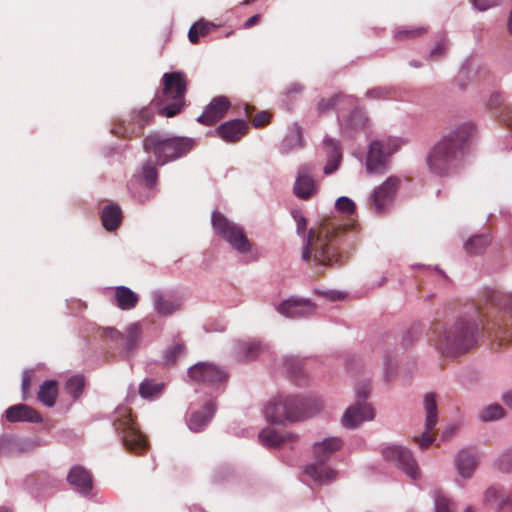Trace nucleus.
<instances>
[{
	"label": "nucleus",
	"instance_id": "obj_1",
	"mask_svg": "<svg viewBox=\"0 0 512 512\" xmlns=\"http://www.w3.org/2000/svg\"><path fill=\"white\" fill-rule=\"evenodd\" d=\"M291 215L297 223V234L304 237L302 259L308 261L314 252V261L318 264L331 266L339 261L337 252L338 238L344 231V224L336 217L324 219L317 231L307 229V219L298 209H293Z\"/></svg>",
	"mask_w": 512,
	"mask_h": 512
},
{
	"label": "nucleus",
	"instance_id": "obj_2",
	"mask_svg": "<svg viewBox=\"0 0 512 512\" xmlns=\"http://www.w3.org/2000/svg\"><path fill=\"white\" fill-rule=\"evenodd\" d=\"M473 133L474 126L471 123H465L444 136L428 156L430 170L438 175L447 174L463 155L465 144Z\"/></svg>",
	"mask_w": 512,
	"mask_h": 512
},
{
	"label": "nucleus",
	"instance_id": "obj_3",
	"mask_svg": "<svg viewBox=\"0 0 512 512\" xmlns=\"http://www.w3.org/2000/svg\"><path fill=\"white\" fill-rule=\"evenodd\" d=\"M323 407L314 396H278L268 402L264 414L269 423L296 422L317 414Z\"/></svg>",
	"mask_w": 512,
	"mask_h": 512
},
{
	"label": "nucleus",
	"instance_id": "obj_4",
	"mask_svg": "<svg viewBox=\"0 0 512 512\" xmlns=\"http://www.w3.org/2000/svg\"><path fill=\"white\" fill-rule=\"evenodd\" d=\"M478 326L473 319L458 318L441 330L434 328L438 334L436 347L440 353L457 357L466 353L476 342Z\"/></svg>",
	"mask_w": 512,
	"mask_h": 512
},
{
	"label": "nucleus",
	"instance_id": "obj_5",
	"mask_svg": "<svg viewBox=\"0 0 512 512\" xmlns=\"http://www.w3.org/2000/svg\"><path fill=\"white\" fill-rule=\"evenodd\" d=\"M162 90L152 100L161 116L168 118L178 115L185 106L188 78L182 71L165 73L162 77Z\"/></svg>",
	"mask_w": 512,
	"mask_h": 512
},
{
	"label": "nucleus",
	"instance_id": "obj_6",
	"mask_svg": "<svg viewBox=\"0 0 512 512\" xmlns=\"http://www.w3.org/2000/svg\"><path fill=\"white\" fill-rule=\"evenodd\" d=\"M194 146L190 138L166 136L159 132H153L143 140V147L147 153H152L160 165L173 161L186 155Z\"/></svg>",
	"mask_w": 512,
	"mask_h": 512
},
{
	"label": "nucleus",
	"instance_id": "obj_7",
	"mask_svg": "<svg viewBox=\"0 0 512 512\" xmlns=\"http://www.w3.org/2000/svg\"><path fill=\"white\" fill-rule=\"evenodd\" d=\"M113 427L126 450L139 454L148 449L149 444L128 409L116 411Z\"/></svg>",
	"mask_w": 512,
	"mask_h": 512
},
{
	"label": "nucleus",
	"instance_id": "obj_8",
	"mask_svg": "<svg viewBox=\"0 0 512 512\" xmlns=\"http://www.w3.org/2000/svg\"><path fill=\"white\" fill-rule=\"evenodd\" d=\"M212 227L215 233L225 240L232 249L240 254L250 253L252 243L245 234L244 228L218 211H214L211 217Z\"/></svg>",
	"mask_w": 512,
	"mask_h": 512
},
{
	"label": "nucleus",
	"instance_id": "obj_9",
	"mask_svg": "<svg viewBox=\"0 0 512 512\" xmlns=\"http://www.w3.org/2000/svg\"><path fill=\"white\" fill-rule=\"evenodd\" d=\"M370 393L371 385L369 381H362L355 386L356 401L347 408L342 417V425L344 427L354 429L362 422L374 419V409L366 401Z\"/></svg>",
	"mask_w": 512,
	"mask_h": 512
},
{
	"label": "nucleus",
	"instance_id": "obj_10",
	"mask_svg": "<svg viewBox=\"0 0 512 512\" xmlns=\"http://www.w3.org/2000/svg\"><path fill=\"white\" fill-rule=\"evenodd\" d=\"M154 110H157V108L152 105V102L149 106L133 110L130 115V121H115L111 132L118 137L128 139L142 136L145 127L154 120Z\"/></svg>",
	"mask_w": 512,
	"mask_h": 512
},
{
	"label": "nucleus",
	"instance_id": "obj_11",
	"mask_svg": "<svg viewBox=\"0 0 512 512\" xmlns=\"http://www.w3.org/2000/svg\"><path fill=\"white\" fill-rule=\"evenodd\" d=\"M189 378L198 383L210 386L225 385L229 378L228 371L210 362H198L188 369Z\"/></svg>",
	"mask_w": 512,
	"mask_h": 512
},
{
	"label": "nucleus",
	"instance_id": "obj_12",
	"mask_svg": "<svg viewBox=\"0 0 512 512\" xmlns=\"http://www.w3.org/2000/svg\"><path fill=\"white\" fill-rule=\"evenodd\" d=\"M383 458L396 465L411 479H417L419 477L418 464L412 454V452L402 446L390 445L382 449Z\"/></svg>",
	"mask_w": 512,
	"mask_h": 512
},
{
	"label": "nucleus",
	"instance_id": "obj_13",
	"mask_svg": "<svg viewBox=\"0 0 512 512\" xmlns=\"http://www.w3.org/2000/svg\"><path fill=\"white\" fill-rule=\"evenodd\" d=\"M424 409L426 412L425 430L418 440L420 449H427L434 441L430 431L434 429L438 421V409L434 393H426L424 396Z\"/></svg>",
	"mask_w": 512,
	"mask_h": 512
},
{
	"label": "nucleus",
	"instance_id": "obj_14",
	"mask_svg": "<svg viewBox=\"0 0 512 512\" xmlns=\"http://www.w3.org/2000/svg\"><path fill=\"white\" fill-rule=\"evenodd\" d=\"M315 305L306 299L289 298L277 305L276 310L291 319H299L312 316L315 313Z\"/></svg>",
	"mask_w": 512,
	"mask_h": 512
},
{
	"label": "nucleus",
	"instance_id": "obj_15",
	"mask_svg": "<svg viewBox=\"0 0 512 512\" xmlns=\"http://www.w3.org/2000/svg\"><path fill=\"white\" fill-rule=\"evenodd\" d=\"M231 103L225 96H217L211 100L197 121L203 125H214L220 121L229 110Z\"/></svg>",
	"mask_w": 512,
	"mask_h": 512
},
{
	"label": "nucleus",
	"instance_id": "obj_16",
	"mask_svg": "<svg viewBox=\"0 0 512 512\" xmlns=\"http://www.w3.org/2000/svg\"><path fill=\"white\" fill-rule=\"evenodd\" d=\"M389 163V157L381 149V144L372 141L366 157V170L370 174H383Z\"/></svg>",
	"mask_w": 512,
	"mask_h": 512
},
{
	"label": "nucleus",
	"instance_id": "obj_17",
	"mask_svg": "<svg viewBox=\"0 0 512 512\" xmlns=\"http://www.w3.org/2000/svg\"><path fill=\"white\" fill-rule=\"evenodd\" d=\"M67 482L82 495L90 494L93 488L91 473L81 465H75L69 470Z\"/></svg>",
	"mask_w": 512,
	"mask_h": 512
},
{
	"label": "nucleus",
	"instance_id": "obj_18",
	"mask_svg": "<svg viewBox=\"0 0 512 512\" xmlns=\"http://www.w3.org/2000/svg\"><path fill=\"white\" fill-rule=\"evenodd\" d=\"M260 443L267 448H277L286 443H295L298 436L291 432H278L273 428H264L258 434Z\"/></svg>",
	"mask_w": 512,
	"mask_h": 512
},
{
	"label": "nucleus",
	"instance_id": "obj_19",
	"mask_svg": "<svg viewBox=\"0 0 512 512\" xmlns=\"http://www.w3.org/2000/svg\"><path fill=\"white\" fill-rule=\"evenodd\" d=\"M248 123L241 119L230 120L222 123L217 128V134L226 142H238L248 132Z\"/></svg>",
	"mask_w": 512,
	"mask_h": 512
},
{
	"label": "nucleus",
	"instance_id": "obj_20",
	"mask_svg": "<svg viewBox=\"0 0 512 512\" xmlns=\"http://www.w3.org/2000/svg\"><path fill=\"white\" fill-rule=\"evenodd\" d=\"M7 421L11 423L15 422H30V423H40L43 418L41 414L35 410L34 408L26 405V404H16L10 406L5 411Z\"/></svg>",
	"mask_w": 512,
	"mask_h": 512
},
{
	"label": "nucleus",
	"instance_id": "obj_21",
	"mask_svg": "<svg viewBox=\"0 0 512 512\" xmlns=\"http://www.w3.org/2000/svg\"><path fill=\"white\" fill-rule=\"evenodd\" d=\"M216 412V403L207 401L201 410L194 411L187 419L188 427L193 432H200L211 421Z\"/></svg>",
	"mask_w": 512,
	"mask_h": 512
},
{
	"label": "nucleus",
	"instance_id": "obj_22",
	"mask_svg": "<svg viewBox=\"0 0 512 512\" xmlns=\"http://www.w3.org/2000/svg\"><path fill=\"white\" fill-rule=\"evenodd\" d=\"M455 465L458 473L463 478L472 477L478 465L474 450L472 448L461 449L455 457Z\"/></svg>",
	"mask_w": 512,
	"mask_h": 512
},
{
	"label": "nucleus",
	"instance_id": "obj_23",
	"mask_svg": "<svg viewBox=\"0 0 512 512\" xmlns=\"http://www.w3.org/2000/svg\"><path fill=\"white\" fill-rule=\"evenodd\" d=\"M484 502L496 505L498 510H504L506 507L512 506V496L503 486L493 485L485 491Z\"/></svg>",
	"mask_w": 512,
	"mask_h": 512
},
{
	"label": "nucleus",
	"instance_id": "obj_24",
	"mask_svg": "<svg viewBox=\"0 0 512 512\" xmlns=\"http://www.w3.org/2000/svg\"><path fill=\"white\" fill-rule=\"evenodd\" d=\"M152 301L155 311L161 316H170L181 308L180 302L160 290L152 292Z\"/></svg>",
	"mask_w": 512,
	"mask_h": 512
},
{
	"label": "nucleus",
	"instance_id": "obj_25",
	"mask_svg": "<svg viewBox=\"0 0 512 512\" xmlns=\"http://www.w3.org/2000/svg\"><path fill=\"white\" fill-rule=\"evenodd\" d=\"M342 445L343 442L338 437H329L321 442L315 443L313 446L315 460L321 464H325L333 453L341 449Z\"/></svg>",
	"mask_w": 512,
	"mask_h": 512
},
{
	"label": "nucleus",
	"instance_id": "obj_26",
	"mask_svg": "<svg viewBox=\"0 0 512 512\" xmlns=\"http://www.w3.org/2000/svg\"><path fill=\"white\" fill-rule=\"evenodd\" d=\"M139 302V295L126 286H117L112 303L121 310L134 309Z\"/></svg>",
	"mask_w": 512,
	"mask_h": 512
},
{
	"label": "nucleus",
	"instance_id": "obj_27",
	"mask_svg": "<svg viewBox=\"0 0 512 512\" xmlns=\"http://www.w3.org/2000/svg\"><path fill=\"white\" fill-rule=\"evenodd\" d=\"M305 474L320 485H326L337 478V471L316 461L305 468Z\"/></svg>",
	"mask_w": 512,
	"mask_h": 512
},
{
	"label": "nucleus",
	"instance_id": "obj_28",
	"mask_svg": "<svg viewBox=\"0 0 512 512\" xmlns=\"http://www.w3.org/2000/svg\"><path fill=\"white\" fill-rule=\"evenodd\" d=\"M504 102L503 96L499 92H494L490 95L487 106L490 110H495L494 114L509 128L512 129V107L505 105L502 109L501 106Z\"/></svg>",
	"mask_w": 512,
	"mask_h": 512
},
{
	"label": "nucleus",
	"instance_id": "obj_29",
	"mask_svg": "<svg viewBox=\"0 0 512 512\" xmlns=\"http://www.w3.org/2000/svg\"><path fill=\"white\" fill-rule=\"evenodd\" d=\"M122 210L119 205L110 203L102 209L101 221L105 230L112 232L118 229L122 222Z\"/></svg>",
	"mask_w": 512,
	"mask_h": 512
},
{
	"label": "nucleus",
	"instance_id": "obj_30",
	"mask_svg": "<svg viewBox=\"0 0 512 512\" xmlns=\"http://www.w3.org/2000/svg\"><path fill=\"white\" fill-rule=\"evenodd\" d=\"M323 148L328 158L327 164L324 167V173L331 174L338 168L342 159L341 149L338 142L332 138H326L323 141Z\"/></svg>",
	"mask_w": 512,
	"mask_h": 512
},
{
	"label": "nucleus",
	"instance_id": "obj_31",
	"mask_svg": "<svg viewBox=\"0 0 512 512\" xmlns=\"http://www.w3.org/2000/svg\"><path fill=\"white\" fill-rule=\"evenodd\" d=\"M283 366L286 370L288 377L298 386L307 383L306 374L303 370L302 362L295 357H286L283 361Z\"/></svg>",
	"mask_w": 512,
	"mask_h": 512
},
{
	"label": "nucleus",
	"instance_id": "obj_32",
	"mask_svg": "<svg viewBox=\"0 0 512 512\" xmlns=\"http://www.w3.org/2000/svg\"><path fill=\"white\" fill-rule=\"evenodd\" d=\"M340 104L355 106L356 101L353 97L344 93H337L331 97L322 98L317 104V111L320 114L326 113Z\"/></svg>",
	"mask_w": 512,
	"mask_h": 512
},
{
	"label": "nucleus",
	"instance_id": "obj_33",
	"mask_svg": "<svg viewBox=\"0 0 512 512\" xmlns=\"http://www.w3.org/2000/svg\"><path fill=\"white\" fill-rule=\"evenodd\" d=\"M485 300L491 306L508 311L512 314V293L487 290L485 292Z\"/></svg>",
	"mask_w": 512,
	"mask_h": 512
},
{
	"label": "nucleus",
	"instance_id": "obj_34",
	"mask_svg": "<svg viewBox=\"0 0 512 512\" xmlns=\"http://www.w3.org/2000/svg\"><path fill=\"white\" fill-rule=\"evenodd\" d=\"M58 396V383L55 380H46L38 391V400L47 407H53Z\"/></svg>",
	"mask_w": 512,
	"mask_h": 512
},
{
	"label": "nucleus",
	"instance_id": "obj_35",
	"mask_svg": "<svg viewBox=\"0 0 512 512\" xmlns=\"http://www.w3.org/2000/svg\"><path fill=\"white\" fill-rule=\"evenodd\" d=\"M492 238L489 233L476 234L465 242V250L471 255L482 254L491 244Z\"/></svg>",
	"mask_w": 512,
	"mask_h": 512
},
{
	"label": "nucleus",
	"instance_id": "obj_36",
	"mask_svg": "<svg viewBox=\"0 0 512 512\" xmlns=\"http://www.w3.org/2000/svg\"><path fill=\"white\" fill-rule=\"evenodd\" d=\"M411 180L408 177H402L398 175H392L388 177L379 190L376 192H396L397 190H408L410 189Z\"/></svg>",
	"mask_w": 512,
	"mask_h": 512
},
{
	"label": "nucleus",
	"instance_id": "obj_37",
	"mask_svg": "<svg viewBox=\"0 0 512 512\" xmlns=\"http://www.w3.org/2000/svg\"><path fill=\"white\" fill-rule=\"evenodd\" d=\"M367 117L361 109L355 107L346 120L341 121V126L346 131H356L365 127Z\"/></svg>",
	"mask_w": 512,
	"mask_h": 512
},
{
	"label": "nucleus",
	"instance_id": "obj_38",
	"mask_svg": "<svg viewBox=\"0 0 512 512\" xmlns=\"http://www.w3.org/2000/svg\"><path fill=\"white\" fill-rule=\"evenodd\" d=\"M393 201V194H370L369 197V204L371 208L379 215L388 212Z\"/></svg>",
	"mask_w": 512,
	"mask_h": 512
},
{
	"label": "nucleus",
	"instance_id": "obj_39",
	"mask_svg": "<svg viewBox=\"0 0 512 512\" xmlns=\"http://www.w3.org/2000/svg\"><path fill=\"white\" fill-rule=\"evenodd\" d=\"M216 28L211 22L205 21L203 19L194 23L188 32L189 41L192 44H197L199 42L200 37H204L210 33L212 29Z\"/></svg>",
	"mask_w": 512,
	"mask_h": 512
},
{
	"label": "nucleus",
	"instance_id": "obj_40",
	"mask_svg": "<svg viewBox=\"0 0 512 512\" xmlns=\"http://www.w3.org/2000/svg\"><path fill=\"white\" fill-rule=\"evenodd\" d=\"M186 353V346L183 341L175 342L173 345L167 347L163 352V363L166 366H173L176 364L179 357Z\"/></svg>",
	"mask_w": 512,
	"mask_h": 512
},
{
	"label": "nucleus",
	"instance_id": "obj_41",
	"mask_svg": "<svg viewBox=\"0 0 512 512\" xmlns=\"http://www.w3.org/2000/svg\"><path fill=\"white\" fill-rule=\"evenodd\" d=\"M317 183L306 169L299 171L295 182L294 192H314L317 190Z\"/></svg>",
	"mask_w": 512,
	"mask_h": 512
},
{
	"label": "nucleus",
	"instance_id": "obj_42",
	"mask_svg": "<svg viewBox=\"0 0 512 512\" xmlns=\"http://www.w3.org/2000/svg\"><path fill=\"white\" fill-rule=\"evenodd\" d=\"M163 389V383H156L153 379H145L139 385V394L142 398L153 399L158 397Z\"/></svg>",
	"mask_w": 512,
	"mask_h": 512
},
{
	"label": "nucleus",
	"instance_id": "obj_43",
	"mask_svg": "<svg viewBox=\"0 0 512 512\" xmlns=\"http://www.w3.org/2000/svg\"><path fill=\"white\" fill-rule=\"evenodd\" d=\"M140 336L141 326L139 323H132L126 328L123 339L125 341L124 346L126 351L131 352L136 348Z\"/></svg>",
	"mask_w": 512,
	"mask_h": 512
},
{
	"label": "nucleus",
	"instance_id": "obj_44",
	"mask_svg": "<svg viewBox=\"0 0 512 512\" xmlns=\"http://www.w3.org/2000/svg\"><path fill=\"white\" fill-rule=\"evenodd\" d=\"M428 32V28L424 26L419 27H400L395 33V39L399 41L417 39L424 36Z\"/></svg>",
	"mask_w": 512,
	"mask_h": 512
},
{
	"label": "nucleus",
	"instance_id": "obj_45",
	"mask_svg": "<svg viewBox=\"0 0 512 512\" xmlns=\"http://www.w3.org/2000/svg\"><path fill=\"white\" fill-rule=\"evenodd\" d=\"M85 387V378L83 375L77 374L71 376L65 384L66 391L72 396L74 400L81 397Z\"/></svg>",
	"mask_w": 512,
	"mask_h": 512
},
{
	"label": "nucleus",
	"instance_id": "obj_46",
	"mask_svg": "<svg viewBox=\"0 0 512 512\" xmlns=\"http://www.w3.org/2000/svg\"><path fill=\"white\" fill-rule=\"evenodd\" d=\"M434 512H454V503L441 490L433 492Z\"/></svg>",
	"mask_w": 512,
	"mask_h": 512
},
{
	"label": "nucleus",
	"instance_id": "obj_47",
	"mask_svg": "<svg viewBox=\"0 0 512 512\" xmlns=\"http://www.w3.org/2000/svg\"><path fill=\"white\" fill-rule=\"evenodd\" d=\"M504 414V409L500 404H491L481 410L479 419L482 422H491L501 419Z\"/></svg>",
	"mask_w": 512,
	"mask_h": 512
},
{
	"label": "nucleus",
	"instance_id": "obj_48",
	"mask_svg": "<svg viewBox=\"0 0 512 512\" xmlns=\"http://www.w3.org/2000/svg\"><path fill=\"white\" fill-rule=\"evenodd\" d=\"M374 142H378L381 144V149L384 150V153L388 157L397 152L404 144V141L401 138L392 136L376 139L374 140Z\"/></svg>",
	"mask_w": 512,
	"mask_h": 512
},
{
	"label": "nucleus",
	"instance_id": "obj_49",
	"mask_svg": "<svg viewBox=\"0 0 512 512\" xmlns=\"http://www.w3.org/2000/svg\"><path fill=\"white\" fill-rule=\"evenodd\" d=\"M238 349L245 361H251L261 352V345L257 342H241Z\"/></svg>",
	"mask_w": 512,
	"mask_h": 512
},
{
	"label": "nucleus",
	"instance_id": "obj_50",
	"mask_svg": "<svg viewBox=\"0 0 512 512\" xmlns=\"http://www.w3.org/2000/svg\"><path fill=\"white\" fill-rule=\"evenodd\" d=\"M13 442V456L32 452L38 446L37 442L33 439L13 437Z\"/></svg>",
	"mask_w": 512,
	"mask_h": 512
},
{
	"label": "nucleus",
	"instance_id": "obj_51",
	"mask_svg": "<svg viewBox=\"0 0 512 512\" xmlns=\"http://www.w3.org/2000/svg\"><path fill=\"white\" fill-rule=\"evenodd\" d=\"M495 466L503 473L512 472V446L502 452L496 460Z\"/></svg>",
	"mask_w": 512,
	"mask_h": 512
},
{
	"label": "nucleus",
	"instance_id": "obj_52",
	"mask_svg": "<svg viewBox=\"0 0 512 512\" xmlns=\"http://www.w3.org/2000/svg\"><path fill=\"white\" fill-rule=\"evenodd\" d=\"M335 208L344 215H352L355 211V204L350 198L342 196L336 200Z\"/></svg>",
	"mask_w": 512,
	"mask_h": 512
},
{
	"label": "nucleus",
	"instance_id": "obj_53",
	"mask_svg": "<svg viewBox=\"0 0 512 512\" xmlns=\"http://www.w3.org/2000/svg\"><path fill=\"white\" fill-rule=\"evenodd\" d=\"M142 173H143V178L147 184V188L152 189V187L155 184L156 179H157L156 168L152 164L147 163L143 166Z\"/></svg>",
	"mask_w": 512,
	"mask_h": 512
},
{
	"label": "nucleus",
	"instance_id": "obj_54",
	"mask_svg": "<svg viewBox=\"0 0 512 512\" xmlns=\"http://www.w3.org/2000/svg\"><path fill=\"white\" fill-rule=\"evenodd\" d=\"M13 437L0 436V457L13 456Z\"/></svg>",
	"mask_w": 512,
	"mask_h": 512
},
{
	"label": "nucleus",
	"instance_id": "obj_55",
	"mask_svg": "<svg viewBox=\"0 0 512 512\" xmlns=\"http://www.w3.org/2000/svg\"><path fill=\"white\" fill-rule=\"evenodd\" d=\"M421 332L417 327H412L407 330L402 337V345L404 347L411 346L414 344L420 337Z\"/></svg>",
	"mask_w": 512,
	"mask_h": 512
},
{
	"label": "nucleus",
	"instance_id": "obj_56",
	"mask_svg": "<svg viewBox=\"0 0 512 512\" xmlns=\"http://www.w3.org/2000/svg\"><path fill=\"white\" fill-rule=\"evenodd\" d=\"M271 117L272 115L268 111H260L253 117L252 124L256 128L263 127L270 122Z\"/></svg>",
	"mask_w": 512,
	"mask_h": 512
},
{
	"label": "nucleus",
	"instance_id": "obj_57",
	"mask_svg": "<svg viewBox=\"0 0 512 512\" xmlns=\"http://www.w3.org/2000/svg\"><path fill=\"white\" fill-rule=\"evenodd\" d=\"M447 50V42L445 38H442L440 41L437 42L436 46L431 50L430 52V59L432 60H438L440 57H442Z\"/></svg>",
	"mask_w": 512,
	"mask_h": 512
},
{
	"label": "nucleus",
	"instance_id": "obj_58",
	"mask_svg": "<svg viewBox=\"0 0 512 512\" xmlns=\"http://www.w3.org/2000/svg\"><path fill=\"white\" fill-rule=\"evenodd\" d=\"M31 380H32L31 371L25 370L22 374V384H21V392H22L23 400H27L29 397Z\"/></svg>",
	"mask_w": 512,
	"mask_h": 512
},
{
	"label": "nucleus",
	"instance_id": "obj_59",
	"mask_svg": "<svg viewBox=\"0 0 512 512\" xmlns=\"http://www.w3.org/2000/svg\"><path fill=\"white\" fill-rule=\"evenodd\" d=\"M390 90L383 87H376L366 92V97L370 99H388Z\"/></svg>",
	"mask_w": 512,
	"mask_h": 512
},
{
	"label": "nucleus",
	"instance_id": "obj_60",
	"mask_svg": "<svg viewBox=\"0 0 512 512\" xmlns=\"http://www.w3.org/2000/svg\"><path fill=\"white\" fill-rule=\"evenodd\" d=\"M473 3L478 10L485 11L489 8L499 5L501 0H474Z\"/></svg>",
	"mask_w": 512,
	"mask_h": 512
},
{
	"label": "nucleus",
	"instance_id": "obj_61",
	"mask_svg": "<svg viewBox=\"0 0 512 512\" xmlns=\"http://www.w3.org/2000/svg\"><path fill=\"white\" fill-rule=\"evenodd\" d=\"M105 332H106V335L113 340L118 341V340L124 339V333L116 330L115 328H111V327L106 328Z\"/></svg>",
	"mask_w": 512,
	"mask_h": 512
},
{
	"label": "nucleus",
	"instance_id": "obj_62",
	"mask_svg": "<svg viewBox=\"0 0 512 512\" xmlns=\"http://www.w3.org/2000/svg\"><path fill=\"white\" fill-rule=\"evenodd\" d=\"M260 19H261L260 15H253L252 17L247 19V21L244 23V28H246V29L252 28L254 25H256L260 21Z\"/></svg>",
	"mask_w": 512,
	"mask_h": 512
},
{
	"label": "nucleus",
	"instance_id": "obj_63",
	"mask_svg": "<svg viewBox=\"0 0 512 512\" xmlns=\"http://www.w3.org/2000/svg\"><path fill=\"white\" fill-rule=\"evenodd\" d=\"M503 402L512 409V390L502 396Z\"/></svg>",
	"mask_w": 512,
	"mask_h": 512
},
{
	"label": "nucleus",
	"instance_id": "obj_64",
	"mask_svg": "<svg viewBox=\"0 0 512 512\" xmlns=\"http://www.w3.org/2000/svg\"><path fill=\"white\" fill-rule=\"evenodd\" d=\"M302 91V86L300 84H292L289 89H288V93L291 94L293 92L295 93H299Z\"/></svg>",
	"mask_w": 512,
	"mask_h": 512
}]
</instances>
